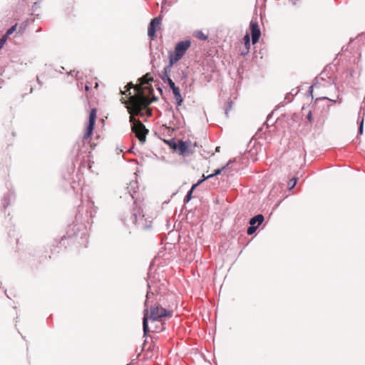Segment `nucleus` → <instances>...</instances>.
Wrapping results in <instances>:
<instances>
[{"label":"nucleus","instance_id":"12","mask_svg":"<svg viewBox=\"0 0 365 365\" xmlns=\"http://www.w3.org/2000/svg\"><path fill=\"white\" fill-rule=\"evenodd\" d=\"M264 217L262 214L256 215L250 220V225L259 226L264 221Z\"/></svg>","mask_w":365,"mask_h":365},{"label":"nucleus","instance_id":"10","mask_svg":"<svg viewBox=\"0 0 365 365\" xmlns=\"http://www.w3.org/2000/svg\"><path fill=\"white\" fill-rule=\"evenodd\" d=\"M161 17L159 16L153 19L148 26V34L152 38L156 36L157 28L160 26Z\"/></svg>","mask_w":365,"mask_h":365},{"label":"nucleus","instance_id":"30","mask_svg":"<svg viewBox=\"0 0 365 365\" xmlns=\"http://www.w3.org/2000/svg\"><path fill=\"white\" fill-rule=\"evenodd\" d=\"M64 239H66V236H65V235H63V236L61 237V240L60 244H61V243H62V241H63V240H64Z\"/></svg>","mask_w":365,"mask_h":365},{"label":"nucleus","instance_id":"21","mask_svg":"<svg viewBox=\"0 0 365 365\" xmlns=\"http://www.w3.org/2000/svg\"><path fill=\"white\" fill-rule=\"evenodd\" d=\"M167 81H168V83L172 91H173V89L178 88L175 86V83L173 81V80L170 78V77H168Z\"/></svg>","mask_w":365,"mask_h":365},{"label":"nucleus","instance_id":"31","mask_svg":"<svg viewBox=\"0 0 365 365\" xmlns=\"http://www.w3.org/2000/svg\"><path fill=\"white\" fill-rule=\"evenodd\" d=\"M322 99H327L329 101H331V99L328 98L327 97H323V98H322ZM331 101L335 102V101H332V100H331Z\"/></svg>","mask_w":365,"mask_h":365},{"label":"nucleus","instance_id":"14","mask_svg":"<svg viewBox=\"0 0 365 365\" xmlns=\"http://www.w3.org/2000/svg\"><path fill=\"white\" fill-rule=\"evenodd\" d=\"M14 192L11 190H9L8 193L4 196L2 200L3 208L6 209L10 204L11 198L14 197Z\"/></svg>","mask_w":365,"mask_h":365},{"label":"nucleus","instance_id":"20","mask_svg":"<svg viewBox=\"0 0 365 365\" xmlns=\"http://www.w3.org/2000/svg\"><path fill=\"white\" fill-rule=\"evenodd\" d=\"M258 226H254V225H250V227L247 230V233L249 235H252L257 230Z\"/></svg>","mask_w":365,"mask_h":365},{"label":"nucleus","instance_id":"32","mask_svg":"<svg viewBox=\"0 0 365 365\" xmlns=\"http://www.w3.org/2000/svg\"><path fill=\"white\" fill-rule=\"evenodd\" d=\"M143 78H145V81L146 82H148L150 81V79H147V76H143Z\"/></svg>","mask_w":365,"mask_h":365},{"label":"nucleus","instance_id":"26","mask_svg":"<svg viewBox=\"0 0 365 365\" xmlns=\"http://www.w3.org/2000/svg\"><path fill=\"white\" fill-rule=\"evenodd\" d=\"M245 38V46L249 48H250V37H249V36H248V35H246V36H245V38Z\"/></svg>","mask_w":365,"mask_h":365},{"label":"nucleus","instance_id":"16","mask_svg":"<svg viewBox=\"0 0 365 365\" xmlns=\"http://www.w3.org/2000/svg\"><path fill=\"white\" fill-rule=\"evenodd\" d=\"M177 148L181 155H185L188 153V145L185 141L180 140Z\"/></svg>","mask_w":365,"mask_h":365},{"label":"nucleus","instance_id":"38","mask_svg":"<svg viewBox=\"0 0 365 365\" xmlns=\"http://www.w3.org/2000/svg\"><path fill=\"white\" fill-rule=\"evenodd\" d=\"M219 148H220L219 147H217L216 150L219 151Z\"/></svg>","mask_w":365,"mask_h":365},{"label":"nucleus","instance_id":"33","mask_svg":"<svg viewBox=\"0 0 365 365\" xmlns=\"http://www.w3.org/2000/svg\"><path fill=\"white\" fill-rule=\"evenodd\" d=\"M312 92H313V89L312 90L311 89V86L309 87V93H310L311 94H312Z\"/></svg>","mask_w":365,"mask_h":365},{"label":"nucleus","instance_id":"2","mask_svg":"<svg viewBox=\"0 0 365 365\" xmlns=\"http://www.w3.org/2000/svg\"><path fill=\"white\" fill-rule=\"evenodd\" d=\"M96 212L94 202L88 199L86 202L82 201L78 206L75 220L68 227L66 235L68 237H81V239L87 242L88 230L93 223V217Z\"/></svg>","mask_w":365,"mask_h":365},{"label":"nucleus","instance_id":"3","mask_svg":"<svg viewBox=\"0 0 365 365\" xmlns=\"http://www.w3.org/2000/svg\"><path fill=\"white\" fill-rule=\"evenodd\" d=\"M148 291L146 294V299L144 302V310H143V329L144 335H146L148 332H160L164 330L163 324L161 323V320L159 323L150 324H148V304L150 303V298L151 295H154L155 293H158V289H160V286L158 285L156 282L150 277L147 279Z\"/></svg>","mask_w":365,"mask_h":365},{"label":"nucleus","instance_id":"35","mask_svg":"<svg viewBox=\"0 0 365 365\" xmlns=\"http://www.w3.org/2000/svg\"><path fill=\"white\" fill-rule=\"evenodd\" d=\"M37 81H38V83L40 85H41V82L40 81V80H39V78H38V77H37Z\"/></svg>","mask_w":365,"mask_h":365},{"label":"nucleus","instance_id":"24","mask_svg":"<svg viewBox=\"0 0 365 365\" xmlns=\"http://www.w3.org/2000/svg\"><path fill=\"white\" fill-rule=\"evenodd\" d=\"M363 126H364V118H362V119L361 120V121L359 123L358 133L360 135H361L363 133Z\"/></svg>","mask_w":365,"mask_h":365},{"label":"nucleus","instance_id":"13","mask_svg":"<svg viewBox=\"0 0 365 365\" xmlns=\"http://www.w3.org/2000/svg\"><path fill=\"white\" fill-rule=\"evenodd\" d=\"M203 182V180H200L195 184L192 185L190 190L187 192L184 198V202L187 203L192 199V194L194 190Z\"/></svg>","mask_w":365,"mask_h":365},{"label":"nucleus","instance_id":"19","mask_svg":"<svg viewBox=\"0 0 365 365\" xmlns=\"http://www.w3.org/2000/svg\"><path fill=\"white\" fill-rule=\"evenodd\" d=\"M17 24L12 26L11 28H9L6 31V34L3 36V37H6V40L7 39V37L11 35L15 30L16 29Z\"/></svg>","mask_w":365,"mask_h":365},{"label":"nucleus","instance_id":"5","mask_svg":"<svg viewBox=\"0 0 365 365\" xmlns=\"http://www.w3.org/2000/svg\"><path fill=\"white\" fill-rule=\"evenodd\" d=\"M124 88L125 90H120V93L122 95L129 97L131 107L136 113H140L142 110L150 105V100L144 94L142 93L138 96L132 95L130 90L134 88V85L132 83L127 84Z\"/></svg>","mask_w":365,"mask_h":365},{"label":"nucleus","instance_id":"4","mask_svg":"<svg viewBox=\"0 0 365 365\" xmlns=\"http://www.w3.org/2000/svg\"><path fill=\"white\" fill-rule=\"evenodd\" d=\"M150 277L153 279L158 286H160V289H158V293H155L154 295H151L150 298V303L148 304V308L150 307V312L148 311V321L150 322V324H153L155 323H159L160 321L163 317H171L173 312L167 310L159 305H156L154 304L153 297L155 294H158L162 292V290L165 287V282H161L160 280H157V277L155 274L151 275L148 274V279L150 278Z\"/></svg>","mask_w":365,"mask_h":365},{"label":"nucleus","instance_id":"11","mask_svg":"<svg viewBox=\"0 0 365 365\" xmlns=\"http://www.w3.org/2000/svg\"><path fill=\"white\" fill-rule=\"evenodd\" d=\"M250 30L252 43H256L261 36V31L257 22L252 21L250 22Z\"/></svg>","mask_w":365,"mask_h":365},{"label":"nucleus","instance_id":"6","mask_svg":"<svg viewBox=\"0 0 365 365\" xmlns=\"http://www.w3.org/2000/svg\"><path fill=\"white\" fill-rule=\"evenodd\" d=\"M190 41L185 40L178 42L175 45L174 52H170L169 53V67H172L175 63L181 59L190 46Z\"/></svg>","mask_w":365,"mask_h":365},{"label":"nucleus","instance_id":"23","mask_svg":"<svg viewBox=\"0 0 365 365\" xmlns=\"http://www.w3.org/2000/svg\"><path fill=\"white\" fill-rule=\"evenodd\" d=\"M297 184V178H292V180H290L288 185H289V189H292Z\"/></svg>","mask_w":365,"mask_h":365},{"label":"nucleus","instance_id":"9","mask_svg":"<svg viewBox=\"0 0 365 365\" xmlns=\"http://www.w3.org/2000/svg\"><path fill=\"white\" fill-rule=\"evenodd\" d=\"M315 80V83L311 86L312 90L314 88L318 89L327 86L336 87L334 79L331 76H327L325 71H322L319 76L316 77Z\"/></svg>","mask_w":365,"mask_h":365},{"label":"nucleus","instance_id":"25","mask_svg":"<svg viewBox=\"0 0 365 365\" xmlns=\"http://www.w3.org/2000/svg\"><path fill=\"white\" fill-rule=\"evenodd\" d=\"M232 101H230L227 103L226 108H225V115L227 117H228V112L232 108Z\"/></svg>","mask_w":365,"mask_h":365},{"label":"nucleus","instance_id":"1","mask_svg":"<svg viewBox=\"0 0 365 365\" xmlns=\"http://www.w3.org/2000/svg\"><path fill=\"white\" fill-rule=\"evenodd\" d=\"M138 189V182L132 181L127 187L128 192L134 200V207L127 211H123L119 215L123 225L128 229L135 227L139 230H148L152 227L153 217L144 212L140 205H138L139 196L136 195Z\"/></svg>","mask_w":365,"mask_h":365},{"label":"nucleus","instance_id":"22","mask_svg":"<svg viewBox=\"0 0 365 365\" xmlns=\"http://www.w3.org/2000/svg\"><path fill=\"white\" fill-rule=\"evenodd\" d=\"M196 37L203 41L207 38V36L205 34H204L202 31H198L196 34Z\"/></svg>","mask_w":365,"mask_h":365},{"label":"nucleus","instance_id":"34","mask_svg":"<svg viewBox=\"0 0 365 365\" xmlns=\"http://www.w3.org/2000/svg\"><path fill=\"white\" fill-rule=\"evenodd\" d=\"M120 101H122L123 103H125V101L124 98H122Z\"/></svg>","mask_w":365,"mask_h":365},{"label":"nucleus","instance_id":"36","mask_svg":"<svg viewBox=\"0 0 365 365\" xmlns=\"http://www.w3.org/2000/svg\"><path fill=\"white\" fill-rule=\"evenodd\" d=\"M88 88H89L88 86L86 85V86H85L86 90H88Z\"/></svg>","mask_w":365,"mask_h":365},{"label":"nucleus","instance_id":"29","mask_svg":"<svg viewBox=\"0 0 365 365\" xmlns=\"http://www.w3.org/2000/svg\"><path fill=\"white\" fill-rule=\"evenodd\" d=\"M74 73H76V75L77 76V75H78V72H76V71H75V70H73V71H70V74H71V76H73V75H74Z\"/></svg>","mask_w":365,"mask_h":365},{"label":"nucleus","instance_id":"37","mask_svg":"<svg viewBox=\"0 0 365 365\" xmlns=\"http://www.w3.org/2000/svg\"><path fill=\"white\" fill-rule=\"evenodd\" d=\"M41 30V28H39L36 31H37V32H38V31H40Z\"/></svg>","mask_w":365,"mask_h":365},{"label":"nucleus","instance_id":"18","mask_svg":"<svg viewBox=\"0 0 365 365\" xmlns=\"http://www.w3.org/2000/svg\"><path fill=\"white\" fill-rule=\"evenodd\" d=\"M171 68L172 67H169V65H168L163 68L161 78L164 81H166L168 80V77H170L168 73L170 72Z\"/></svg>","mask_w":365,"mask_h":365},{"label":"nucleus","instance_id":"28","mask_svg":"<svg viewBox=\"0 0 365 365\" xmlns=\"http://www.w3.org/2000/svg\"><path fill=\"white\" fill-rule=\"evenodd\" d=\"M307 118L309 121V123H312V112L311 111H309L308 113V114L307 115Z\"/></svg>","mask_w":365,"mask_h":365},{"label":"nucleus","instance_id":"8","mask_svg":"<svg viewBox=\"0 0 365 365\" xmlns=\"http://www.w3.org/2000/svg\"><path fill=\"white\" fill-rule=\"evenodd\" d=\"M130 121L132 123V131L135 134L136 138L141 143H143L146 139V135L148 130L140 120H136L133 118L130 117Z\"/></svg>","mask_w":365,"mask_h":365},{"label":"nucleus","instance_id":"17","mask_svg":"<svg viewBox=\"0 0 365 365\" xmlns=\"http://www.w3.org/2000/svg\"><path fill=\"white\" fill-rule=\"evenodd\" d=\"M232 162V160H230L228 161V163H227L225 166L222 167L221 168H218V169L215 170V172H214V173H212V174H211V175H207V177H205V176H204V177H203V179H202V180H203V181H204L205 180H207V179H209V178H212V177H214V176H216V175H220V174L222 172V170H224L225 169H226V168H227V166H228V165H229Z\"/></svg>","mask_w":365,"mask_h":365},{"label":"nucleus","instance_id":"27","mask_svg":"<svg viewBox=\"0 0 365 365\" xmlns=\"http://www.w3.org/2000/svg\"><path fill=\"white\" fill-rule=\"evenodd\" d=\"M6 41V37H1L0 38V50L1 49V48L4 46L5 42Z\"/></svg>","mask_w":365,"mask_h":365},{"label":"nucleus","instance_id":"7","mask_svg":"<svg viewBox=\"0 0 365 365\" xmlns=\"http://www.w3.org/2000/svg\"><path fill=\"white\" fill-rule=\"evenodd\" d=\"M96 113L97 110L96 108H93L89 114L88 120L86 123V132L83 136L82 143L83 145L86 144L90 143V138L93 134V131L95 126L96 119Z\"/></svg>","mask_w":365,"mask_h":365},{"label":"nucleus","instance_id":"15","mask_svg":"<svg viewBox=\"0 0 365 365\" xmlns=\"http://www.w3.org/2000/svg\"><path fill=\"white\" fill-rule=\"evenodd\" d=\"M173 91L174 98L176 101V105L178 106H181L182 103L183 102V98L181 96L180 91L179 88L173 89V91Z\"/></svg>","mask_w":365,"mask_h":365}]
</instances>
